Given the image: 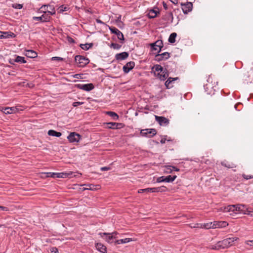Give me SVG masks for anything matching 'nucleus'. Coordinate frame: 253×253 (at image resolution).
I'll return each instance as SVG.
<instances>
[{
    "mask_svg": "<svg viewBox=\"0 0 253 253\" xmlns=\"http://www.w3.org/2000/svg\"><path fill=\"white\" fill-rule=\"evenodd\" d=\"M107 127L110 129H118L123 127L124 125L122 123L110 122L107 123Z\"/></svg>",
    "mask_w": 253,
    "mask_h": 253,
    "instance_id": "nucleus-12",
    "label": "nucleus"
},
{
    "mask_svg": "<svg viewBox=\"0 0 253 253\" xmlns=\"http://www.w3.org/2000/svg\"><path fill=\"white\" fill-rule=\"evenodd\" d=\"M96 22L97 23L105 24V23L103 22H102L101 20H100L99 19H96Z\"/></svg>",
    "mask_w": 253,
    "mask_h": 253,
    "instance_id": "nucleus-58",
    "label": "nucleus"
},
{
    "mask_svg": "<svg viewBox=\"0 0 253 253\" xmlns=\"http://www.w3.org/2000/svg\"><path fill=\"white\" fill-rule=\"evenodd\" d=\"M169 167L171 168V166H169ZM171 168H172V170H175V171H179V169H177V168H176V167H175L172 166V167H171ZM170 169L171 170H172V169Z\"/></svg>",
    "mask_w": 253,
    "mask_h": 253,
    "instance_id": "nucleus-61",
    "label": "nucleus"
},
{
    "mask_svg": "<svg viewBox=\"0 0 253 253\" xmlns=\"http://www.w3.org/2000/svg\"><path fill=\"white\" fill-rule=\"evenodd\" d=\"M157 133V131L154 128H147L142 129L140 131V134L143 136L152 137L155 135Z\"/></svg>",
    "mask_w": 253,
    "mask_h": 253,
    "instance_id": "nucleus-3",
    "label": "nucleus"
},
{
    "mask_svg": "<svg viewBox=\"0 0 253 253\" xmlns=\"http://www.w3.org/2000/svg\"><path fill=\"white\" fill-rule=\"evenodd\" d=\"M74 77L77 79L81 78V75L80 74H76L74 75Z\"/></svg>",
    "mask_w": 253,
    "mask_h": 253,
    "instance_id": "nucleus-64",
    "label": "nucleus"
},
{
    "mask_svg": "<svg viewBox=\"0 0 253 253\" xmlns=\"http://www.w3.org/2000/svg\"><path fill=\"white\" fill-rule=\"evenodd\" d=\"M157 53L158 54H157L155 55V60L158 61H161L163 60V59L162 58V55H161V54H159V53Z\"/></svg>",
    "mask_w": 253,
    "mask_h": 253,
    "instance_id": "nucleus-42",
    "label": "nucleus"
},
{
    "mask_svg": "<svg viewBox=\"0 0 253 253\" xmlns=\"http://www.w3.org/2000/svg\"><path fill=\"white\" fill-rule=\"evenodd\" d=\"M177 36V34L176 33H171L169 38V42L170 43H174L175 42V38Z\"/></svg>",
    "mask_w": 253,
    "mask_h": 253,
    "instance_id": "nucleus-30",
    "label": "nucleus"
},
{
    "mask_svg": "<svg viewBox=\"0 0 253 253\" xmlns=\"http://www.w3.org/2000/svg\"><path fill=\"white\" fill-rule=\"evenodd\" d=\"M16 108L15 107H5L2 108L1 111H2L5 114H10L15 112Z\"/></svg>",
    "mask_w": 253,
    "mask_h": 253,
    "instance_id": "nucleus-19",
    "label": "nucleus"
},
{
    "mask_svg": "<svg viewBox=\"0 0 253 253\" xmlns=\"http://www.w3.org/2000/svg\"><path fill=\"white\" fill-rule=\"evenodd\" d=\"M72 172L66 173V172H60L56 173V177L57 178H66L69 175H71Z\"/></svg>",
    "mask_w": 253,
    "mask_h": 253,
    "instance_id": "nucleus-25",
    "label": "nucleus"
},
{
    "mask_svg": "<svg viewBox=\"0 0 253 253\" xmlns=\"http://www.w3.org/2000/svg\"><path fill=\"white\" fill-rule=\"evenodd\" d=\"M236 211H239L241 212H246L248 208L244 205H237L236 206Z\"/></svg>",
    "mask_w": 253,
    "mask_h": 253,
    "instance_id": "nucleus-20",
    "label": "nucleus"
},
{
    "mask_svg": "<svg viewBox=\"0 0 253 253\" xmlns=\"http://www.w3.org/2000/svg\"><path fill=\"white\" fill-rule=\"evenodd\" d=\"M109 29L112 33L116 34L120 40L124 41V37L123 33L117 28L114 27H109Z\"/></svg>",
    "mask_w": 253,
    "mask_h": 253,
    "instance_id": "nucleus-10",
    "label": "nucleus"
},
{
    "mask_svg": "<svg viewBox=\"0 0 253 253\" xmlns=\"http://www.w3.org/2000/svg\"><path fill=\"white\" fill-rule=\"evenodd\" d=\"M238 239L237 237L228 238L219 241V243L221 249H226L232 246L233 243Z\"/></svg>",
    "mask_w": 253,
    "mask_h": 253,
    "instance_id": "nucleus-1",
    "label": "nucleus"
},
{
    "mask_svg": "<svg viewBox=\"0 0 253 253\" xmlns=\"http://www.w3.org/2000/svg\"><path fill=\"white\" fill-rule=\"evenodd\" d=\"M14 61V59H10L9 60V63L10 64H12V65H14V63L15 62H16L15 61Z\"/></svg>",
    "mask_w": 253,
    "mask_h": 253,
    "instance_id": "nucleus-56",
    "label": "nucleus"
},
{
    "mask_svg": "<svg viewBox=\"0 0 253 253\" xmlns=\"http://www.w3.org/2000/svg\"><path fill=\"white\" fill-rule=\"evenodd\" d=\"M177 78H169L168 80L165 83V85L167 86V88L169 87V84L171 83H172L173 81L176 80Z\"/></svg>",
    "mask_w": 253,
    "mask_h": 253,
    "instance_id": "nucleus-36",
    "label": "nucleus"
},
{
    "mask_svg": "<svg viewBox=\"0 0 253 253\" xmlns=\"http://www.w3.org/2000/svg\"><path fill=\"white\" fill-rule=\"evenodd\" d=\"M80 47L84 50H86L89 48V46H88V44H81Z\"/></svg>",
    "mask_w": 253,
    "mask_h": 253,
    "instance_id": "nucleus-44",
    "label": "nucleus"
},
{
    "mask_svg": "<svg viewBox=\"0 0 253 253\" xmlns=\"http://www.w3.org/2000/svg\"><path fill=\"white\" fill-rule=\"evenodd\" d=\"M47 133L50 136H56L57 137L61 136L62 135L61 132L56 131L55 130L52 129L48 130Z\"/></svg>",
    "mask_w": 253,
    "mask_h": 253,
    "instance_id": "nucleus-22",
    "label": "nucleus"
},
{
    "mask_svg": "<svg viewBox=\"0 0 253 253\" xmlns=\"http://www.w3.org/2000/svg\"><path fill=\"white\" fill-rule=\"evenodd\" d=\"M26 56L30 58H35L37 56V53L32 50H28L26 51Z\"/></svg>",
    "mask_w": 253,
    "mask_h": 253,
    "instance_id": "nucleus-23",
    "label": "nucleus"
},
{
    "mask_svg": "<svg viewBox=\"0 0 253 253\" xmlns=\"http://www.w3.org/2000/svg\"><path fill=\"white\" fill-rule=\"evenodd\" d=\"M51 17L48 14H43L41 16H34L33 19L35 20L40 21L42 22H45L49 21Z\"/></svg>",
    "mask_w": 253,
    "mask_h": 253,
    "instance_id": "nucleus-11",
    "label": "nucleus"
},
{
    "mask_svg": "<svg viewBox=\"0 0 253 253\" xmlns=\"http://www.w3.org/2000/svg\"><path fill=\"white\" fill-rule=\"evenodd\" d=\"M52 8L50 5H43L40 8L41 11H43L44 13L46 12L49 13L50 14L52 15L55 13V11L52 12L50 11V10Z\"/></svg>",
    "mask_w": 253,
    "mask_h": 253,
    "instance_id": "nucleus-17",
    "label": "nucleus"
},
{
    "mask_svg": "<svg viewBox=\"0 0 253 253\" xmlns=\"http://www.w3.org/2000/svg\"><path fill=\"white\" fill-rule=\"evenodd\" d=\"M151 49L153 51H157L159 53L163 47V42L162 40H157L154 43L150 44Z\"/></svg>",
    "mask_w": 253,
    "mask_h": 253,
    "instance_id": "nucleus-4",
    "label": "nucleus"
},
{
    "mask_svg": "<svg viewBox=\"0 0 253 253\" xmlns=\"http://www.w3.org/2000/svg\"><path fill=\"white\" fill-rule=\"evenodd\" d=\"M166 138H162V139L161 140L160 142H161L162 144H164V143L166 142Z\"/></svg>",
    "mask_w": 253,
    "mask_h": 253,
    "instance_id": "nucleus-62",
    "label": "nucleus"
},
{
    "mask_svg": "<svg viewBox=\"0 0 253 253\" xmlns=\"http://www.w3.org/2000/svg\"><path fill=\"white\" fill-rule=\"evenodd\" d=\"M12 7L15 9H21L23 7L22 4H18V3H14L12 4Z\"/></svg>",
    "mask_w": 253,
    "mask_h": 253,
    "instance_id": "nucleus-40",
    "label": "nucleus"
},
{
    "mask_svg": "<svg viewBox=\"0 0 253 253\" xmlns=\"http://www.w3.org/2000/svg\"><path fill=\"white\" fill-rule=\"evenodd\" d=\"M128 56V53L126 52H123L116 54L115 58L118 60H122L126 59Z\"/></svg>",
    "mask_w": 253,
    "mask_h": 253,
    "instance_id": "nucleus-16",
    "label": "nucleus"
},
{
    "mask_svg": "<svg viewBox=\"0 0 253 253\" xmlns=\"http://www.w3.org/2000/svg\"><path fill=\"white\" fill-rule=\"evenodd\" d=\"M67 39L68 42L70 43H74L75 42V40L70 37L68 36Z\"/></svg>",
    "mask_w": 253,
    "mask_h": 253,
    "instance_id": "nucleus-46",
    "label": "nucleus"
},
{
    "mask_svg": "<svg viewBox=\"0 0 253 253\" xmlns=\"http://www.w3.org/2000/svg\"><path fill=\"white\" fill-rule=\"evenodd\" d=\"M163 7L164 8V9L165 10H167L168 7V5L167 4H166V3H165L164 1L163 2Z\"/></svg>",
    "mask_w": 253,
    "mask_h": 253,
    "instance_id": "nucleus-59",
    "label": "nucleus"
},
{
    "mask_svg": "<svg viewBox=\"0 0 253 253\" xmlns=\"http://www.w3.org/2000/svg\"><path fill=\"white\" fill-rule=\"evenodd\" d=\"M46 174H50V177L56 178V172H47Z\"/></svg>",
    "mask_w": 253,
    "mask_h": 253,
    "instance_id": "nucleus-49",
    "label": "nucleus"
},
{
    "mask_svg": "<svg viewBox=\"0 0 253 253\" xmlns=\"http://www.w3.org/2000/svg\"><path fill=\"white\" fill-rule=\"evenodd\" d=\"M96 249L102 253H105L107 252L106 247L101 243H97L95 245Z\"/></svg>",
    "mask_w": 253,
    "mask_h": 253,
    "instance_id": "nucleus-18",
    "label": "nucleus"
},
{
    "mask_svg": "<svg viewBox=\"0 0 253 253\" xmlns=\"http://www.w3.org/2000/svg\"><path fill=\"white\" fill-rule=\"evenodd\" d=\"M168 188L164 186L159 187H155V192H163L168 191Z\"/></svg>",
    "mask_w": 253,
    "mask_h": 253,
    "instance_id": "nucleus-28",
    "label": "nucleus"
},
{
    "mask_svg": "<svg viewBox=\"0 0 253 253\" xmlns=\"http://www.w3.org/2000/svg\"><path fill=\"white\" fill-rule=\"evenodd\" d=\"M121 45L116 43H112L111 44V47L113 48L114 49H119L121 48Z\"/></svg>",
    "mask_w": 253,
    "mask_h": 253,
    "instance_id": "nucleus-39",
    "label": "nucleus"
},
{
    "mask_svg": "<svg viewBox=\"0 0 253 253\" xmlns=\"http://www.w3.org/2000/svg\"><path fill=\"white\" fill-rule=\"evenodd\" d=\"M16 62L17 63H26V61L25 59V58L24 57L20 56H16V58L14 59V61Z\"/></svg>",
    "mask_w": 253,
    "mask_h": 253,
    "instance_id": "nucleus-26",
    "label": "nucleus"
},
{
    "mask_svg": "<svg viewBox=\"0 0 253 253\" xmlns=\"http://www.w3.org/2000/svg\"><path fill=\"white\" fill-rule=\"evenodd\" d=\"M106 114L108 115L110 117H112L114 119V120H118L119 119V116L115 112H112V111H108V112H106Z\"/></svg>",
    "mask_w": 253,
    "mask_h": 253,
    "instance_id": "nucleus-27",
    "label": "nucleus"
},
{
    "mask_svg": "<svg viewBox=\"0 0 253 253\" xmlns=\"http://www.w3.org/2000/svg\"><path fill=\"white\" fill-rule=\"evenodd\" d=\"M161 55H162L163 60L168 59L170 57V53L168 52L161 53Z\"/></svg>",
    "mask_w": 253,
    "mask_h": 253,
    "instance_id": "nucleus-38",
    "label": "nucleus"
},
{
    "mask_svg": "<svg viewBox=\"0 0 253 253\" xmlns=\"http://www.w3.org/2000/svg\"><path fill=\"white\" fill-rule=\"evenodd\" d=\"M59 9H60V11L63 12V11H67L68 9V8L66 6H64L63 5H61V6H60Z\"/></svg>",
    "mask_w": 253,
    "mask_h": 253,
    "instance_id": "nucleus-47",
    "label": "nucleus"
},
{
    "mask_svg": "<svg viewBox=\"0 0 253 253\" xmlns=\"http://www.w3.org/2000/svg\"><path fill=\"white\" fill-rule=\"evenodd\" d=\"M174 4H177L178 3V0H169Z\"/></svg>",
    "mask_w": 253,
    "mask_h": 253,
    "instance_id": "nucleus-60",
    "label": "nucleus"
},
{
    "mask_svg": "<svg viewBox=\"0 0 253 253\" xmlns=\"http://www.w3.org/2000/svg\"><path fill=\"white\" fill-rule=\"evenodd\" d=\"M152 69L155 76L157 77L158 76V73H161L164 70L160 65H156L154 66Z\"/></svg>",
    "mask_w": 253,
    "mask_h": 253,
    "instance_id": "nucleus-15",
    "label": "nucleus"
},
{
    "mask_svg": "<svg viewBox=\"0 0 253 253\" xmlns=\"http://www.w3.org/2000/svg\"><path fill=\"white\" fill-rule=\"evenodd\" d=\"M157 16V11L154 10H151L149 13V16L150 18H153Z\"/></svg>",
    "mask_w": 253,
    "mask_h": 253,
    "instance_id": "nucleus-37",
    "label": "nucleus"
},
{
    "mask_svg": "<svg viewBox=\"0 0 253 253\" xmlns=\"http://www.w3.org/2000/svg\"><path fill=\"white\" fill-rule=\"evenodd\" d=\"M84 103L82 102H75L73 103L74 107H77L79 105H82Z\"/></svg>",
    "mask_w": 253,
    "mask_h": 253,
    "instance_id": "nucleus-48",
    "label": "nucleus"
},
{
    "mask_svg": "<svg viewBox=\"0 0 253 253\" xmlns=\"http://www.w3.org/2000/svg\"><path fill=\"white\" fill-rule=\"evenodd\" d=\"M75 62L79 67H83L87 65L89 60L88 59L81 55H77L75 58Z\"/></svg>",
    "mask_w": 253,
    "mask_h": 253,
    "instance_id": "nucleus-2",
    "label": "nucleus"
},
{
    "mask_svg": "<svg viewBox=\"0 0 253 253\" xmlns=\"http://www.w3.org/2000/svg\"><path fill=\"white\" fill-rule=\"evenodd\" d=\"M236 206L234 205H230L227 206V207H225L224 208V211L225 212H228V211H236Z\"/></svg>",
    "mask_w": 253,
    "mask_h": 253,
    "instance_id": "nucleus-33",
    "label": "nucleus"
},
{
    "mask_svg": "<svg viewBox=\"0 0 253 253\" xmlns=\"http://www.w3.org/2000/svg\"><path fill=\"white\" fill-rule=\"evenodd\" d=\"M213 229L217 228H224L226 227L228 224L226 221H217L212 222Z\"/></svg>",
    "mask_w": 253,
    "mask_h": 253,
    "instance_id": "nucleus-14",
    "label": "nucleus"
},
{
    "mask_svg": "<svg viewBox=\"0 0 253 253\" xmlns=\"http://www.w3.org/2000/svg\"><path fill=\"white\" fill-rule=\"evenodd\" d=\"M221 165L225 167H226L227 168H236V166L233 164V163H225L224 162L221 163Z\"/></svg>",
    "mask_w": 253,
    "mask_h": 253,
    "instance_id": "nucleus-34",
    "label": "nucleus"
},
{
    "mask_svg": "<svg viewBox=\"0 0 253 253\" xmlns=\"http://www.w3.org/2000/svg\"><path fill=\"white\" fill-rule=\"evenodd\" d=\"M245 214L250 215L251 216L253 217V212L251 211H249L248 209V210H247L246 212H245Z\"/></svg>",
    "mask_w": 253,
    "mask_h": 253,
    "instance_id": "nucleus-53",
    "label": "nucleus"
},
{
    "mask_svg": "<svg viewBox=\"0 0 253 253\" xmlns=\"http://www.w3.org/2000/svg\"><path fill=\"white\" fill-rule=\"evenodd\" d=\"M117 234L116 232H114L112 233H99V235L107 242L111 243H112L113 241L112 240L113 238H115L114 235H117Z\"/></svg>",
    "mask_w": 253,
    "mask_h": 253,
    "instance_id": "nucleus-5",
    "label": "nucleus"
},
{
    "mask_svg": "<svg viewBox=\"0 0 253 253\" xmlns=\"http://www.w3.org/2000/svg\"><path fill=\"white\" fill-rule=\"evenodd\" d=\"M203 228L206 229H209L212 228L213 229V225H212V222L204 223L203 224Z\"/></svg>",
    "mask_w": 253,
    "mask_h": 253,
    "instance_id": "nucleus-35",
    "label": "nucleus"
},
{
    "mask_svg": "<svg viewBox=\"0 0 253 253\" xmlns=\"http://www.w3.org/2000/svg\"><path fill=\"white\" fill-rule=\"evenodd\" d=\"M242 176L244 178H245L246 180L253 178V175H247L246 174H243Z\"/></svg>",
    "mask_w": 253,
    "mask_h": 253,
    "instance_id": "nucleus-43",
    "label": "nucleus"
},
{
    "mask_svg": "<svg viewBox=\"0 0 253 253\" xmlns=\"http://www.w3.org/2000/svg\"><path fill=\"white\" fill-rule=\"evenodd\" d=\"M162 73L163 74V75H160V74L158 73L157 78L162 81H164L168 77L169 74L166 69H164Z\"/></svg>",
    "mask_w": 253,
    "mask_h": 253,
    "instance_id": "nucleus-21",
    "label": "nucleus"
},
{
    "mask_svg": "<svg viewBox=\"0 0 253 253\" xmlns=\"http://www.w3.org/2000/svg\"><path fill=\"white\" fill-rule=\"evenodd\" d=\"M57 251V249L56 248H53L52 250H51V253H56Z\"/></svg>",
    "mask_w": 253,
    "mask_h": 253,
    "instance_id": "nucleus-57",
    "label": "nucleus"
},
{
    "mask_svg": "<svg viewBox=\"0 0 253 253\" xmlns=\"http://www.w3.org/2000/svg\"><path fill=\"white\" fill-rule=\"evenodd\" d=\"M132 240L131 238H125L123 239L118 240L115 242L116 244H121L128 243L132 241Z\"/></svg>",
    "mask_w": 253,
    "mask_h": 253,
    "instance_id": "nucleus-24",
    "label": "nucleus"
},
{
    "mask_svg": "<svg viewBox=\"0 0 253 253\" xmlns=\"http://www.w3.org/2000/svg\"><path fill=\"white\" fill-rule=\"evenodd\" d=\"M52 60L62 61L63 60V58L59 57H53L52 58Z\"/></svg>",
    "mask_w": 253,
    "mask_h": 253,
    "instance_id": "nucleus-52",
    "label": "nucleus"
},
{
    "mask_svg": "<svg viewBox=\"0 0 253 253\" xmlns=\"http://www.w3.org/2000/svg\"><path fill=\"white\" fill-rule=\"evenodd\" d=\"M75 86L80 89H82L85 91H89L94 88V85L92 84H76Z\"/></svg>",
    "mask_w": 253,
    "mask_h": 253,
    "instance_id": "nucleus-7",
    "label": "nucleus"
},
{
    "mask_svg": "<svg viewBox=\"0 0 253 253\" xmlns=\"http://www.w3.org/2000/svg\"><path fill=\"white\" fill-rule=\"evenodd\" d=\"M110 167H102L101 168V170L102 171H105V170H110Z\"/></svg>",
    "mask_w": 253,
    "mask_h": 253,
    "instance_id": "nucleus-55",
    "label": "nucleus"
},
{
    "mask_svg": "<svg viewBox=\"0 0 253 253\" xmlns=\"http://www.w3.org/2000/svg\"><path fill=\"white\" fill-rule=\"evenodd\" d=\"M182 10L185 14L192 11L193 8V4L191 2H187L185 3H181Z\"/></svg>",
    "mask_w": 253,
    "mask_h": 253,
    "instance_id": "nucleus-8",
    "label": "nucleus"
},
{
    "mask_svg": "<svg viewBox=\"0 0 253 253\" xmlns=\"http://www.w3.org/2000/svg\"><path fill=\"white\" fill-rule=\"evenodd\" d=\"M15 35L12 32H2L3 38H8L10 37H15Z\"/></svg>",
    "mask_w": 253,
    "mask_h": 253,
    "instance_id": "nucleus-32",
    "label": "nucleus"
},
{
    "mask_svg": "<svg viewBox=\"0 0 253 253\" xmlns=\"http://www.w3.org/2000/svg\"><path fill=\"white\" fill-rule=\"evenodd\" d=\"M135 66V63L133 61H130L127 62L123 67V71L125 73H128L131 70H132Z\"/></svg>",
    "mask_w": 253,
    "mask_h": 253,
    "instance_id": "nucleus-13",
    "label": "nucleus"
},
{
    "mask_svg": "<svg viewBox=\"0 0 253 253\" xmlns=\"http://www.w3.org/2000/svg\"><path fill=\"white\" fill-rule=\"evenodd\" d=\"M203 224H200V223H197L194 226H193L192 227L193 228H203Z\"/></svg>",
    "mask_w": 253,
    "mask_h": 253,
    "instance_id": "nucleus-50",
    "label": "nucleus"
},
{
    "mask_svg": "<svg viewBox=\"0 0 253 253\" xmlns=\"http://www.w3.org/2000/svg\"><path fill=\"white\" fill-rule=\"evenodd\" d=\"M67 138L70 142H78L81 138V136L75 132H73L70 133Z\"/></svg>",
    "mask_w": 253,
    "mask_h": 253,
    "instance_id": "nucleus-6",
    "label": "nucleus"
},
{
    "mask_svg": "<svg viewBox=\"0 0 253 253\" xmlns=\"http://www.w3.org/2000/svg\"><path fill=\"white\" fill-rule=\"evenodd\" d=\"M144 192L154 193V192H155V187L148 188L143 189H139L138 191V192L139 193H142Z\"/></svg>",
    "mask_w": 253,
    "mask_h": 253,
    "instance_id": "nucleus-29",
    "label": "nucleus"
},
{
    "mask_svg": "<svg viewBox=\"0 0 253 253\" xmlns=\"http://www.w3.org/2000/svg\"><path fill=\"white\" fill-rule=\"evenodd\" d=\"M211 249L213 250H219L221 249L219 242H218L215 245L212 246Z\"/></svg>",
    "mask_w": 253,
    "mask_h": 253,
    "instance_id": "nucleus-41",
    "label": "nucleus"
},
{
    "mask_svg": "<svg viewBox=\"0 0 253 253\" xmlns=\"http://www.w3.org/2000/svg\"><path fill=\"white\" fill-rule=\"evenodd\" d=\"M250 242H253V240L247 241H246L245 243L246 245L252 246V244H250Z\"/></svg>",
    "mask_w": 253,
    "mask_h": 253,
    "instance_id": "nucleus-63",
    "label": "nucleus"
},
{
    "mask_svg": "<svg viewBox=\"0 0 253 253\" xmlns=\"http://www.w3.org/2000/svg\"><path fill=\"white\" fill-rule=\"evenodd\" d=\"M155 117L156 121L158 122L160 126H166L169 123V120L164 117L155 115Z\"/></svg>",
    "mask_w": 253,
    "mask_h": 253,
    "instance_id": "nucleus-9",
    "label": "nucleus"
},
{
    "mask_svg": "<svg viewBox=\"0 0 253 253\" xmlns=\"http://www.w3.org/2000/svg\"><path fill=\"white\" fill-rule=\"evenodd\" d=\"M176 177V175L171 176L170 175L165 177V180L167 182H171L173 181Z\"/></svg>",
    "mask_w": 253,
    "mask_h": 253,
    "instance_id": "nucleus-31",
    "label": "nucleus"
},
{
    "mask_svg": "<svg viewBox=\"0 0 253 253\" xmlns=\"http://www.w3.org/2000/svg\"><path fill=\"white\" fill-rule=\"evenodd\" d=\"M87 186H88V187H87L88 190H94L95 189V188H94V185H93L89 184V185H87Z\"/></svg>",
    "mask_w": 253,
    "mask_h": 253,
    "instance_id": "nucleus-51",
    "label": "nucleus"
},
{
    "mask_svg": "<svg viewBox=\"0 0 253 253\" xmlns=\"http://www.w3.org/2000/svg\"><path fill=\"white\" fill-rule=\"evenodd\" d=\"M165 176H161L157 178V182H165Z\"/></svg>",
    "mask_w": 253,
    "mask_h": 253,
    "instance_id": "nucleus-45",
    "label": "nucleus"
},
{
    "mask_svg": "<svg viewBox=\"0 0 253 253\" xmlns=\"http://www.w3.org/2000/svg\"><path fill=\"white\" fill-rule=\"evenodd\" d=\"M23 85L30 88L34 87V84L32 83H27L26 84H24Z\"/></svg>",
    "mask_w": 253,
    "mask_h": 253,
    "instance_id": "nucleus-54",
    "label": "nucleus"
}]
</instances>
